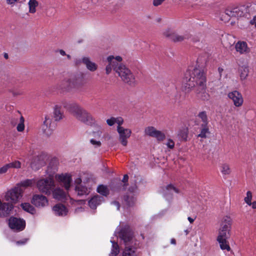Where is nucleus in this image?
Segmentation results:
<instances>
[{
	"instance_id": "obj_1",
	"label": "nucleus",
	"mask_w": 256,
	"mask_h": 256,
	"mask_svg": "<svg viewBox=\"0 0 256 256\" xmlns=\"http://www.w3.org/2000/svg\"><path fill=\"white\" fill-rule=\"evenodd\" d=\"M186 88L190 89L196 87V98L202 100H208L210 94L206 92V78L201 70L194 67L189 68L186 71L183 80Z\"/></svg>"
},
{
	"instance_id": "obj_2",
	"label": "nucleus",
	"mask_w": 256,
	"mask_h": 256,
	"mask_svg": "<svg viewBox=\"0 0 256 256\" xmlns=\"http://www.w3.org/2000/svg\"><path fill=\"white\" fill-rule=\"evenodd\" d=\"M86 84L84 74L80 73L70 78H66L61 82L58 88L62 91L69 92L72 88L80 90Z\"/></svg>"
},
{
	"instance_id": "obj_3",
	"label": "nucleus",
	"mask_w": 256,
	"mask_h": 256,
	"mask_svg": "<svg viewBox=\"0 0 256 256\" xmlns=\"http://www.w3.org/2000/svg\"><path fill=\"white\" fill-rule=\"evenodd\" d=\"M68 109L78 120L88 125L94 124V120L92 114L78 104H72Z\"/></svg>"
},
{
	"instance_id": "obj_4",
	"label": "nucleus",
	"mask_w": 256,
	"mask_h": 256,
	"mask_svg": "<svg viewBox=\"0 0 256 256\" xmlns=\"http://www.w3.org/2000/svg\"><path fill=\"white\" fill-rule=\"evenodd\" d=\"M116 231L117 236L120 240L121 242H123L125 246L135 244L134 232L129 226H125L119 230H117Z\"/></svg>"
},
{
	"instance_id": "obj_5",
	"label": "nucleus",
	"mask_w": 256,
	"mask_h": 256,
	"mask_svg": "<svg viewBox=\"0 0 256 256\" xmlns=\"http://www.w3.org/2000/svg\"><path fill=\"white\" fill-rule=\"evenodd\" d=\"M232 219L228 216H224L222 220L217 239H228L230 237Z\"/></svg>"
},
{
	"instance_id": "obj_6",
	"label": "nucleus",
	"mask_w": 256,
	"mask_h": 256,
	"mask_svg": "<svg viewBox=\"0 0 256 256\" xmlns=\"http://www.w3.org/2000/svg\"><path fill=\"white\" fill-rule=\"evenodd\" d=\"M120 77L122 80L130 85H133L136 82L135 78L130 70L126 66L120 64L116 72Z\"/></svg>"
},
{
	"instance_id": "obj_7",
	"label": "nucleus",
	"mask_w": 256,
	"mask_h": 256,
	"mask_svg": "<svg viewBox=\"0 0 256 256\" xmlns=\"http://www.w3.org/2000/svg\"><path fill=\"white\" fill-rule=\"evenodd\" d=\"M36 186L40 192L50 195L54 188V181L51 178L41 179L37 182Z\"/></svg>"
},
{
	"instance_id": "obj_8",
	"label": "nucleus",
	"mask_w": 256,
	"mask_h": 256,
	"mask_svg": "<svg viewBox=\"0 0 256 256\" xmlns=\"http://www.w3.org/2000/svg\"><path fill=\"white\" fill-rule=\"evenodd\" d=\"M24 190L20 186H16L8 190L4 196V199L10 204H16L22 197Z\"/></svg>"
},
{
	"instance_id": "obj_9",
	"label": "nucleus",
	"mask_w": 256,
	"mask_h": 256,
	"mask_svg": "<svg viewBox=\"0 0 256 256\" xmlns=\"http://www.w3.org/2000/svg\"><path fill=\"white\" fill-rule=\"evenodd\" d=\"M247 12L248 8L244 6L228 8L225 10V14L228 16L236 18L244 16Z\"/></svg>"
},
{
	"instance_id": "obj_10",
	"label": "nucleus",
	"mask_w": 256,
	"mask_h": 256,
	"mask_svg": "<svg viewBox=\"0 0 256 256\" xmlns=\"http://www.w3.org/2000/svg\"><path fill=\"white\" fill-rule=\"evenodd\" d=\"M117 132L118 134V140L123 146L128 144V139L130 136L132 130L129 128H126L122 126H117Z\"/></svg>"
},
{
	"instance_id": "obj_11",
	"label": "nucleus",
	"mask_w": 256,
	"mask_h": 256,
	"mask_svg": "<svg viewBox=\"0 0 256 256\" xmlns=\"http://www.w3.org/2000/svg\"><path fill=\"white\" fill-rule=\"evenodd\" d=\"M36 207L42 208L48 205V200L46 196L41 194H34L31 200Z\"/></svg>"
},
{
	"instance_id": "obj_12",
	"label": "nucleus",
	"mask_w": 256,
	"mask_h": 256,
	"mask_svg": "<svg viewBox=\"0 0 256 256\" xmlns=\"http://www.w3.org/2000/svg\"><path fill=\"white\" fill-rule=\"evenodd\" d=\"M144 133L146 135L155 138L158 141H162L165 138V134L160 130H156L153 126H148L145 128Z\"/></svg>"
},
{
	"instance_id": "obj_13",
	"label": "nucleus",
	"mask_w": 256,
	"mask_h": 256,
	"mask_svg": "<svg viewBox=\"0 0 256 256\" xmlns=\"http://www.w3.org/2000/svg\"><path fill=\"white\" fill-rule=\"evenodd\" d=\"M8 224L10 228L20 231L24 229L25 221L20 218L11 217L9 219Z\"/></svg>"
},
{
	"instance_id": "obj_14",
	"label": "nucleus",
	"mask_w": 256,
	"mask_h": 256,
	"mask_svg": "<svg viewBox=\"0 0 256 256\" xmlns=\"http://www.w3.org/2000/svg\"><path fill=\"white\" fill-rule=\"evenodd\" d=\"M228 97L232 100L234 105L236 107L241 106L243 104V98L240 92L234 90L228 94Z\"/></svg>"
},
{
	"instance_id": "obj_15",
	"label": "nucleus",
	"mask_w": 256,
	"mask_h": 256,
	"mask_svg": "<svg viewBox=\"0 0 256 256\" xmlns=\"http://www.w3.org/2000/svg\"><path fill=\"white\" fill-rule=\"evenodd\" d=\"M235 49L240 54H248L250 52V48L248 46L246 42L239 40L234 46Z\"/></svg>"
},
{
	"instance_id": "obj_16",
	"label": "nucleus",
	"mask_w": 256,
	"mask_h": 256,
	"mask_svg": "<svg viewBox=\"0 0 256 256\" xmlns=\"http://www.w3.org/2000/svg\"><path fill=\"white\" fill-rule=\"evenodd\" d=\"M14 208V206L9 202L2 203L0 200V217H5L10 214V212Z\"/></svg>"
},
{
	"instance_id": "obj_17",
	"label": "nucleus",
	"mask_w": 256,
	"mask_h": 256,
	"mask_svg": "<svg viewBox=\"0 0 256 256\" xmlns=\"http://www.w3.org/2000/svg\"><path fill=\"white\" fill-rule=\"evenodd\" d=\"M162 194L168 200L172 198V196L175 193H178V190L174 187L172 184H168L162 190Z\"/></svg>"
},
{
	"instance_id": "obj_18",
	"label": "nucleus",
	"mask_w": 256,
	"mask_h": 256,
	"mask_svg": "<svg viewBox=\"0 0 256 256\" xmlns=\"http://www.w3.org/2000/svg\"><path fill=\"white\" fill-rule=\"evenodd\" d=\"M45 161L44 156L42 155L38 156L34 158L31 162V167L34 170H37L41 166H44Z\"/></svg>"
},
{
	"instance_id": "obj_19",
	"label": "nucleus",
	"mask_w": 256,
	"mask_h": 256,
	"mask_svg": "<svg viewBox=\"0 0 256 256\" xmlns=\"http://www.w3.org/2000/svg\"><path fill=\"white\" fill-rule=\"evenodd\" d=\"M122 60V58L120 56L114 57L112 56H110L107 58L108 63L112 66L116 72V69L119 68V66L122 64L120 63Z\"/></svg>"
},
{
	"instance_id": "obj_20",
	"label": "nucleus",
	"mask_w": 256,
	"mask_h": 256,
	"mask_svg": "<svg viewBox=\"0 0 256 256\" xmlns=\"http://www.w3.org/2000/svg\"><path fill=\"white\" fill-rule=\"evenodd\" d=\"M51 122V119L49 117L46 116L45 120L42 125L41 128L42 132L46 136H50L52 132V130L50 128Z\"/></svg>"
},
{
	"instance_id": "obj_21",
	"label": "nucleus",
	"mask_w": 256,
	"mask_h": 256,
	"mask_svg": "<svg viewBox=\"0 0 256 256\" xmlns=\"http://www.w3.org/2000/svg\"><path fill=\"white\" fill-rule=\"evenodd\" d=\"M104 201V197L97 194L94 196L89 200L88 205L92 209L94 210L100 204Z\"/></svg>"
},
{
	"instance_id": "obj_22",
	"label": "nucleus",
	"mask_w": 256,
	"mask_h": 256,
	"mask_svg": "<svg viewBox=\"0 0 256 256\" xmlns=\"http://www.w3.org/2000/svg\"><path fill=\"white\" fill-rule=\"evenodd\" d=\"M52 210L54 214L58 216H64L68 213V209L63 204H56L52 208Z\"/></svg>"
},
{
	"instance_id": "obj_23",
	"label": "nucleus",
	"mask_w": 256,
	"mask_h": 256,
	"mask_svg": "<svg viewBox=\"0 0 256 256\" xmlns=\"http://www.w3.org/2000/svg\"><path fill=\"white\" fill-rule=\"evenodd\" d=\"M191 38V34L188 32H186L183 34H179L174 32L173 36H172L171 40L174 42H181L185 40H189Z\"/></svg>"
},
{
	"instance_id": "obj_24",
	"label": "nucleus",
	"mask_w": 256,
	"mask_h": 256,
	"mask_svg": "<svg viewBox=\"0 0 256 256\" xmlns=\"http://www.w3.org/2000/svg\"><path fill=\"white\" fill-rule=\"evenodd\" d=\"M58 180L62 182L66 190L70 187L72 178L71 176L68 174H62L59 176Z\"/></svg>"
},
{
	"instance_id": "obj_25",
	"label": "nucleus",
	"mask_w": 256,
	"mask_h": 256,
	"mask_svg": "<svg viewBox=\"0 0 256 256\" xmlns=\"http://www.w3.org/2000/svg\"><path fill=\"white\" fill-rule=\"evenodd\" d=\"M83 64L86 66V68L90 72H94L98 68L97 64L90 60V58L88 56L82 57Z\"/></svg>"
},
{
	"instance_id": "obj_26",
	"label": "nucleus",
	"mask_w": 256,
	"mask_h": 256,
	"mask_svg": "<svg viewBox=\"0 0 256 256\" xmlns=\"http://www.w3.org/2000/svg\"><path fill=\"white\" fill-rule=\"evenodd\" d=\"M122 256H137L136 248L133 245L125 246Z\"/></svg>"
},
{
	"instance_id": "obj_27",
	"label": "nucleus",
	"mask_w": 256,
	"mask_h": 256,
	"mask_svg": "<svg viewBox=\"0 0 256 256\" xmlns=\"http://www.w3.org/2000/svg\"><path fill=\"white\" fill-rule=\"evenodd\" d=\"M52 192L54 198L59 200H63L66 199V194L60 188L54 189Z\"/></svg>"
},
{
	"instance_id": "obj_28",
	"label": "nucleus",
	"mask_w": 256,
	"mask_h": 256,
	"mask_svg": "<svg viewBox=\"0 0 256 256\" xmlns=\"http://www.w3.org/2000/svg\"><path fill=\"white\" fill-rule=\"evenodd\" d=\"M53 117L56 121H59L64 117V112L60 106L56 105L54 107Z\"/></svg>"
},
{
	"instance_id": "obj_29",
	"label": "nucleus",
	"mask_w": 256,
	"mask_h": 256,
	"mask_svg": "<svg viewBox=\"0 0 256 256\" xmlns=\"http://www.w3.org/2000/svg\"><path fill=\"white\" fill-rule=\"evenodd\" d=\"M210 134V132L208 125H200V134L198 135V137L206 138Z\"/></svg>"
},
{
	"instance_id": "obj_30",
	"label": "nucleus",
	"mask_w": 256,
	"mask_h": 256,
	"mask_svg": "<svg viewBox=\"0 0 256 256\" xmlns=\"http://www.w3.org/2000/svg\"><path fill=\"white\" fill-rule=\"evenodd\" d=\"M124 200L125 204L128 206H132L134 204L136 198L132 194H126L124 196Z\"/></svg>"
},
{
	"instance_id": "obj_31",
	"label": "nucleus",
	"mask_w": 256,
	"mask_h": 256,
	"mask_svg": "<svg viewBox=\"0 0 256 256\" xmlns=\"http://www.w3.org/2000/svg\"><path fill=\"white\" fill-rule=\"evenodd\" d=\"M220 170L223 176L229 175L232 172L230 166L227 163L222 164L220 167Z\"/></svg>"
},
{
	"instance_id": "obj_32",
	"label": "nucleus",
	"mask_w": 256,
	"mask_h": 256,
	"mask_svg": "<svg viewBox=\"0 0 256 256\" xmlns=\"http://www.w3.org/2000/svg\"><path fill=\"white\" fill-rule=\"evenodd\" d=\"M178 136L180 140L186 141L188 137V130L186 128H183L180 130Z\"/></svg>"
},
{
	"instance_id": "obj_33",
	"label": "nucleus",
	"mask_w": 256,
	"mask_h": 256,
	"mask_svg": "<svg viewBox=\"0 0 256 256\" xmlns=\"http://www.w3.org/2000/svg\"><path fill=\"white\" fill-rule=\"evenodd\" d=\"M110 242L112 244V247L110 256H116L120 252L119 246L118 243L114 240H111Z\"/></svg>"
},
{
	"instance_id": "obj_34",
	"label": "nucleus",
	"mask_w": 256,
	"mask_h": 256,
	"mask_svg": "<svg viewBox=\"0 0 256 256\" xmlns=\"http://www.w3.org/2000/svg\"><path fill=\"white\" fill-rule=\"evenodd\" d=\"M75 190L78 196L87 194L88 192L87 188L82 185H76Z\"/></svg>"
},
{
	"instance_id": "obj_35",
	"label": "nucleus",
	"mask_w": 256,
	"mask_h": 256,
	"mask_svg": "<svg viewBox=\"0 0 256 256\" xmlns=\"http://www.w3.org/2000/svg\"><path fill=\"white\" fill-rule=\"evenodd\" d=\"M239 71L241 80H245L249 73L248 67L245 66H242L240 68Z\"/></svg>"
},
{
	"instance_id": "obj_36",
	"label": "nucleus",
	"mask_w": 256,
	"mask_h": 256,
	"mask_svg": "<svg viewBox=\"0 0 256 256\" xmlns=\"http://www.w3.org/2000/svg\"><path fill=\"white\" fill-rule=\"evenodd\" d=\"M38 2L36 0H30L28 3L29 12L34 14L36 12V7L38 6Z\"/></svg>"
},
{
	"instance_id": "obj_37",
	"label": "nucleus",
	"mask_w": 256,
	"mask_h": 256,
	"mask_svg": "<svg viewBox=\"0 0 256 256\" xmlns=\"http://www.w3.org/2000/svg\"><path fill=\"white\" fill-rule=\"evenodd\" d=\"M97 192L103 196H107L109 194V190L107 186L102 184L98 186Z\"/></svg>"
},
{
	"instance_id": "obj_38",
	"label": "nucleus",
	"mask_w": 256,
	"mask_h": 256,
	"mask_svg": "<svg viewBox=\"0 0 256 256\" xmlns=\"http://www.w3.org/2000/svg\"><path fill=\"white\" fill-rule=\"evenodd\" d=\"M227 240L228 239H217L220 244L221 249L223 250H227L229 251L230 250V246L228 245Z\"/></svg>"
},
{
	"instance_id": "obj_39",
	"label": "nucleus",
	"mask_w": 256,
	"mask_h": 256,
	"mask_svg": "<svg viewBox=\"0 0 256 256\" xmlns=\"http://www.w3.org/2000/svg\"><path fill=\"white\" fill-rule=\"evenodd\" d=\"M198 117L202 122L200 125H208V119L206 112L203 111L199 112Z\"/></svg>"
},
{
	"instance_id": "obj_40",
	"label": "nucleus",
	"mask_w": 256,
	"mask_h": 256,
	"mask_svg": "<svg viewBox=\"0 0 256 256\" xmlns=\"http://www.w3.org/2000/svg\"><path fill=\"white\" fill-rule=\"evenodd\" d=\"M21 206L24 210L30 214H33L35 212L34 208L29 203L22 204Z\"/></svg>"
},
{
	"instance_id": "obj_41",
	"label": "nucleus",
	"mask_w": 256,
	"mask_h": 256,
	"mask_svg": "<svg viewBox=\"0 0 256 256\" xmlns=\"http://www.w3.org/2000/svg\"><path fill=\"white\" fill-rule=\"evenodd\" d=\"M34 183V180H30L27 179L24 181L21 182L20 183L17 184L18 186L21 187H28L31 186L32 184Z\"/></svg>"
},
{
	"instance_id": "obj_42",
	"label": "nucleus",
	"mask_w": 256,
	"mask_h": 256,
	"mask_svg": "<svg viewBox=\"0 0 256 256\" xmlns=\"http://www.w3.org/2000/svg\"><path fill=\"white\" fill-rule=\"evenodd\" d=\"M9 168H20L21 167V162L18 160H14L11 162L7 164Z\"/></svg>"
},
{
	"instance_id": "obj_43",
	"label": "nucleus",
	"mask_w": 256,
	"mask_h": 256,
	"mask_svg": "<svg viewBox=\"0 0 256 256\" xmlns=\"http://www.w3.org/2000/svg\"><path fill=\"white\" fill-rule=\"evenodd\" d=\"M24 120L23 116H21L20 120V123L18 124L16 127L18 132H22L24 129Z\"/></svg>"
},
{
	"instance_id": "obj_44",
	"label": "nucleus",
	"mask_w": 256,
	"mask_h": 256,
	"mask_svg": "<svg viewBox=\"0 0 256 256\" xmlns=\"http://www.w3.org/2000/svg\"><path fill=\"white\" fill-rule=\"evenodd\" d=\"M174 33V32L171 30L170 29H166L163 32V34L164 36L172 40V36H173Z\"/></svg>"
},
{
	"instance_id": "obj_45",
	"label": "nucleus",
	"mask_w": 256,
	"mask_h": 256,
	"mask_svg": "<svg viewBox=\"0 0 256 256\" xmlns=\"http://www.w3.org/2000/svg\"><path fill=\"white\" fill-rule=\"evenodd\" d=\"M252 198V194L250 191L246 192V196L244 198V202L248 205L251 206V200Z\"/></svg>"
},
{
	"instance_id": "obj_46",
	"label": "nucleus",
	"mask_w": 256,
	"mask_h": 256,
	"mask_svg": "<svg viewBox=\"0 0 256 256\" xmlns=\"http://www.w3.org/2000/svg\"><path fill=\"white\" fill-rule=\"evenodd\" d=\"M90 142L96 148L100 147L101 146V142L100 140H96L92 138L90 140Z\"/></svg>"
},
{
	"instance_id": "obj_47",
	"label": "nucleus",
	"mask_w": 256,
	"mask_h": 256,
	"mask_svg": "<svg viewBox=\"0 0 256 256\" xmlns=\"http://www.w3.org/2000/svg\"><path fill=\"white\" fill-rule=\"evenodd\" d=\"M170 149H172L174 146V142L172 139H168L166 144Z\"/></svg>"
},
{
	"instance_id": "obj_48",
	"label": "nucleus",
	"mask_w": 256,
	"mask_h": 256,
	"mask_svg": "<svg viewBox=\"0 0 256 256\" xmlns=\"http://www.w3.org/2000/svg\"><path fill=\"white\" fill-rule=\"evenodd\" d=\"M8 169L10 168L8 166V165L6 164L0 168V174H4L6 173Z\"/></svg>"
},
{
	"instance_id": "obj_49",
	"label": "nucleus",
	"mask_w": 256,
	"mask_h": 256,
	"mask_svg": "<svg viewBox=\"0 0 256 256\" xmlns=\"http://www.w3.org/2000/svg\"><path fill=\"white\" fill-rule=\"evenodd\" d=\"M115 122L118 124V126H122V124L124 122V120L122 117L115 118Z\"/></svg>"
},
{
	"instance_id": "obj_50",
	"label": "nucleus",
	"mask_w": 256,
	"mask_h": 256,
	"mask_svg": "<svg viewBox=\"0 0 256 256\" xmlns=\"http://www.w3.org/2000/svg\"><path fill=\"white\" fill-rule=\"evenodd\" d=\"M115 120V118L112 117L110 119H108L106 120V123L108 126H112L116 123Z\"/></svg>"
},
{
	"instance_id": "obj_51",
	"label": "nucleus",
	"mask_w": 256,
	"mask_h": 256,
	"mask_svg": "<svg viewBox=\"0 0 256 256\" xmlns=\"http://www.w3.org/2000/svg\"><path fill=\"white\" fill-rule=\"evenodd\" d=\"M166 0H153L152 4L154 6H158L162 4Z\"/></svg>"
},
{
	"instance_id": "obj_52",
	"label": "nucleus",
	"mask_w": 256,
	"mask_h": 256,
	"mask_svg": "<svg viewBox=\"0 0 256 256\" xmlns=\"http://www.w3.org/2000/svg\"><path fill=\"white\" fill-rule=\"evenodd\" d=\"M28 241V238H24L23 240L17 241L16 244L18 245H23L26 244Z\"/></svg>"
},
{
	"instance_id": "obj_53",
	"label": "nucleus",
	"mask_w": 256,
	"mask_h": 256,
	"mask_svg": "<svg viewBox=\"0 0 256 256\" xmlns=\"http://www.w3.org/2000/svg\"><path fill=\"white\" fill-rule=\"evenodd\" d=\"M112 68H113L112 66L110 65L109 64V63H108V64L106 66V74H110L112 71Z\"/></svg>"
},
{
	"instance_id": "obj_54",
	"label": "nucleus",
	"mask_w": 256,
	"mask_h": 256,
	"mask_svg": "<svg viewBox=\"0 0 256 256\" xmlns=\"http://www.w3.org/2000/svg\"><path fill=\"white\" fill-rule=\"evenodd\" d=\"M128 176L127 174H125L124 176L123 179L122 180V182L124 183L123 186V189H125V184L128 181Z\"/></svg>"
},
{
	"instance_id": "obj_55",
	"label": "nucleus",
	"mask_w": 256,
	"mask_h": 256,
	"mask_svg": "<svg viewBox=\"0 0 256 256\" xmlns=\"http://www.w3.org/2000/svg\"><path fill=\"white\" fill-rule=\"evenodd\" d=\"M82 63L83 64L82 58H76L74 60V64L76 66H79Z\"/></svg>"
},
{
	"instance_id": "obj_56",
	"label": "nucleus",
	"mask_w": 256,
	"mask_h": 256,
	"mask_svg": "<svg viewBox=\"0 0 256 256\" xmlns=\"http://www.w3.org/2000/svg\"><path fill=\"white\" fill-rule=\"evenodd\" d=\"M18 120V118H12L10 122L13 126H15L17 123Z\"/></svg>"
},
{
	"instance_id": "obj_57",
	"label": "nucleus",
	"mask_w": 256,
	"mask_h": 256,
	"mask_svg": "<svg viewBox=\"0 0 256 256\" xmlns=\"http://www.w3.org/2000/svg\"><path fill=\"white\" fill-rule=\"evenodd\" d=\"M112 204L114 205L115 206H116L118 210H120V203L116 201H114V202H112Z\"/></svg>"
},
{
	"instance_id": "obj_58",
	"label": "nucleus",
	"mask_w": 256,
	"mask_h": 256,
	"mask_svg": "<svg viewBox=\"0 0 256 256\" xmlns=\"http://www.w3.org/2000/svg\"><path fill=\"white\" fill-rule=\"evenodd\" d=\"M136 186L134 185V186L130 187L128 189V190L130 191V193H132L136 191Z\"/></svg>"
},
{
	"instance_id": "obj_59",
	"label": "nucleus",
	"mask_w": 256,
	"mask_h": 256,
	"mask_svg": "<svg viewBox=\"0 0 256 256\" xmlns=\"http://www.w3.org/2000/svg\"><path fill=\"white\" fill-rule=\"evenodd\" d=\"M75 182L77 184L76 185H80L82 182V180L80 178H78L75 180Z\"/></svg>"
},
{
	"instance_id": "obj_60",
	"label": "nucleus",
	"mask_w": 256,
	"mask_h": 256,
	"mask_svg": "<svg viewBox=\"0 0 256 256\" xmlns=\"http://www.w3.org/2000/svg\"><path fill=\"white\" fill-rule=\"evenodd\" d=\"M17 0H6V2L8 4H14Z\"/></svg>"
},
{
	"instance_id": "obj_61",
	"label": "nucleus",
	"mask_w": 256,
	"mask_h": 256,
	"mask_svg": "<svg viewBox=\"0 0 256 256\" xmlns=\"http://www.w3.org/2000/svg\"><path fill=\"white\" fill-rule=\"evenodd\" d=\"M250 24H254L256 28V17H254L253 20H250Z\"/></svg>"
},
{
	"instance_id": "obj_62",
	"label": "nucleus",
	"mask_w": 256,
	"mask_h": 256,
	"mask_svg": "<svg viewBox=\"0 0 256 256\" xmlns=\"http://www.w3.org/2000/svg\"><path fill=\"white\" fill-rule=\"evenodd\" d=\"M94 134H95L96 136H98V138H100L101 136L102 132L98 131L97 132H94Z\"/></svg>"
},
{
	"instance_id": "obj_63",
	"label": "nucleus",
	"mask_w": 256,
	"mask_h": 256,
	"mask_svg": "<svg viewBox=\"0 0 256 256\" xmlns=\"http://www.w3.org/2000/svg\"><path fill=\"white\" fill-rule=\"evenodd\" d=\"M251 206H252V208L254 209L256 208V201L253 202H251Z\"/></svg>"
},
{
	"instance_id": "obj_64",
	"label": "nucleus",
	"mask_w": 256,
	"mask_h": 256,
	"mask_svg": "<svg viewBox=\"0 0 256 256\" xmlns=\"http://www.w3.org/2000/svg\"><path fill=\"white\" fill-rule=\"evenodd\" d=\"M59 52H60V54L62 55V56H65L66 55V52L62 50H59Z\"/></svg>"
}]
</instances>
